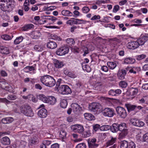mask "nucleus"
Listing matches in <instances>:
<instances>
[{
    "instance_id": "nucleus-1",
    "label": "nucleus",
    "mask_w": 148,
    "mask_h": 148,
    "mask_svg": "<svg viewBox=\"0 0 148 148\" xmlns=\"http://www.w3.org/2000/svg\"><path fill=\"white\" fill-rule=\"evenodd\" d=\"M40 81L42 84L49 87L54 86L56 83V81L53 77L49 75L42 77L40 78Z\"/></svg>"
},
{
    "instance_id": "nucleus-2",
    "label": "nucleus",
    "mask_w": 148,
    "mask_h": 148,
    "mask_svg": "<svg viewBox=\"0 0 148 148\" xmlns=\"http://www.w3.org/2000/svg\"><path fill=\"white\" fill-rule=\"evenodd\" d=\"M125 127L126 125L124 123H122L120 124H118L119 130L121 131L119 135L120 138H123L127 135V130L125 128Z\"/></svg>"
},
{
    "instance_id": "nucleus-3",
    "label": "nucleus",
    "mask_w": 148,
    "mask_h": 148,
    "mask_svg": "<svg viewBox=\"0 0 148 148\" xmlns=\"http://www.w3.org/2000/svg\"><path fill=\"white\" fill-rule=\"evenodd\" d=\"M130 121L133 125L136 127H142L145 125V123L143 121L138 119H131Z\"/></svg>"
},
{
    "instance_id": "nucleus-4",
    "label": "nucleus",
    "mask_w": 148,
    "mask_h": 148,
    "mask_svg": "<svg viewBox=\"0 0 148 148\" xmlns=\"http://www.w3.org/2000/svg\"><path fill=\"white\" fill-rule=\"evenodd\" d=\"M71 128L72 130L75 132L82 133L84 131L83 125L80 124H75L71 126Z\"/></svg>"
},
{
    "instance_id": "nucleus-5",
    "label": "nucleus",
    "mask_w": 148,
    "mask_h": 148,
    "mask_svg": "<svg viewBox=\"0 0 148 148\" xmlns=\"http://www.w3.org/2000/svg\"><path fill=\"white\" fill-rule=\"evenodd\" d=\"M69 51V48L66 46H64L59 48L56 51V53L57 55L61 56L68 53Z\"/></svg>"
},
{
    "instance_id": "nucleus-6",
    "label": "nucleus",
    "mask_w": 148,
    "mask_h": 148,
    "mask_svg": "<svg viewBox=\"0 0 148 148\" xmlns=\"http://www.w3.org/2000/svg\"><path fill=\"white\" fill-rule=\"evenodd\" d=\"M116 112L118 115L122 118H125L127 116V113L125 109L121 107H117L116 109Z\"/></svg>"
},
{
    "instance_id": "nucleus-7",
    "label": "nucleus",
    "mask_w": 148,
    "mask_h": 148,
    "mask_svg": "<svg viewBox=\"0 0 148 148\" xmlns=\"http://www.w3.org/2000/svg\"><path fill=\"white\" fill-rule=\"evenodd\" d=\"M59 90L61 91V93L63 95L70 94L71 90L69 87L66 85H62L59 87Z\"/></svg>"
},
{
    "instance_id": "nucleus-8",
    "label": "nucleus",
    "mask_w": 148,
    "mask_h": 148,
    "mask_svg": "<svg viewBox=\"0 0 148 148\" xmlns=\"http://www.w3.org/2000/svg\"><path fill=\"white\" fill-rule=\"evenodd\" d=\"M102 114L105 116L111 117L114 116V111L112 109L106 108L103 110Z\"/></svg>"
},
{
    "instance_id": "nucleus-9",
    "label": "nucleus",
    "mask_w": 148,
    "mask_h": 148,
    "mask_svg": "<svg viewBox=\"0 0 148 148\" xmlns=\"http://www.w3.org/2000/svg\"><path fill=\"white\" fill-rule=\"evenodd\" d=\"M97 140L95 138L88 140V143L89 148H97L98 146V144L96 143Z\"/></svg>"
},
{
    "instance_id": "nucleus-10",
    "label": "nucleus",
    "mask_w": 148,
    "mask_h": 148,
    "mask_svg": "<svg viewBox=\"0 0 148 148\" xmlns=\"http://www.w3.org/2000/svg\"><path fill=\"white\" fill-rule=\"evenodd\" d=\"M8 85V84L5 81L0 82V87L9 92H11L12 91V88Z\"/></svg>"
},
{
    "instance_id": "nucleus-11",
    "label": "nucleus",
    "mask_w": 148,
    "mask_h": 148,
    "mask_svg": "<svg viewBox=\"0 0 148 148\" xmlns=\"http://www.w3.org/2000/svg\"><path fill=\"white\" fill-rule=\"evenodd\" d=\"M102 106L100 104L96 103H93L90 106L89 108L90 110L93 112L98 111L99 109L101 108Z\"/></svg>"
},
{
    "instance_id": "nucleus-12",
    "label": "nucleus",
    "mask_w": 148,
    "mask_h": 148,
    "mask_svg": "<svg viewBox=\"0 0 148 148\" xmlns=\"http://www.w3.org/2000/svg\"><path fill=\"white\" fill-rule=\"evenodd\" d=\"M139 47V44L137 41H131L129 42L127 45V47L131 49H134Z\"/></svg>"
},
{
    "instance_id": "nucleus-13",
    "label": "nucleus",
    "mask_w": 148,
    "mask_h": 148,
    "mask_svg": "<svg viewBox=\"0 0 148 148\" xmlns=\"http://www.w3.org/2000/svg\"><path fill=\"white\" fill-rule=\"evenodd\" d=\"M138 91V90L137 88H131L127 91L126 93L127 95L131 97L136 95Z\"/></svg>"
},
{
    "instance_id": "nucleus-14",
    "label": "nucleus",
    "mask_w": 148,
    "mask_h": 148,
    "mask_svg": "<svg viewBox=\"0 0 148 148\" xmlns=\"http://www.w3.org/2000/svg\"><path fill=\"white\" fill-rule=\"evenodd\" d=\"M38 115L40 118H45L47 115V111L46 109L43 108L40 110L38 112Z\"/></svg>"
},
{
    "instance_id": "nucleus-15",
    "label": "nucleus",
    "mask_w": 148,
    "mask_h": 148,
    "mask_svg": "<svg viewBox=\"0 0 148 148\" xmlns=\"http://www.w3.org/2000/svg\"><path fill=\"white\" fill-rule=\"evenodd\" d=\"M71 106L73 111L75 113L79 112L81 109L80 106L77 103H72L71 105Z\"/></svg>"
},
{
    "instance_id": "nucleus-16",
    "label": "nucleus",
    "mask_w": 148,
    "mask_h": 148,
    "mask_svg": "<svg viewBox=\"0 0 148 148\" xmlns=\"http://www.w3.org/2000/svg\"><path fill=\"white\" fill-rule=\"evenodd\" d=\"M148 40V36H144L141 37L137 41L139 44V46L140 45H143L145 42Z\"/></svg>"
},
{
    "instance_id": "nucleus-17",
    "label": "nucleus",
    "mask_w": 148,
    "mask_h": 148,
    "mask_svg": "<svg viewBox=\"0 0 148 148\" xmlns=\"http://www.w3.org/2000/svg\"><path fill=\"white\" fill-rule=\"evenodd\" d=\"M53 63L55 67L58 69L64 66L63 62L56 59H54L53 60Z\"/></svg>"
},
{
    "instance_id": "nucleus-18",
    "label": "nucleus",
    "mask_w": 148,
    "mask_h": 148,
    "mask_svg": "<svg viewBox=\"0 0 148 148\" xmlns=\"http://www.w3.org/2000/svg\"><path fill=\"white\" fill-rule=\"evenodd\" d=\"M126 75V73L123 69L119 70L117 73V76L121 80L124 79Z\"/></svg>"
},
{
    "instance_id": "nucleus-19",
    "label": "nucleus",
    "mask_w": 148,
    "mask_h": 148,
    "mask_svg": "<svg viewBox=\"0 0 148 148\" xmlns=\"http://www.w3.org/2000/svg\"><path fill=\"white\" fill-rule=\"evenodd\" d=\"M30 107V106L28 105L22 106L19 108L20 111L21 113L24 114L26 112Z\"/></svg>"
},
{
    "instance_id": "nucleus-20",
    "label": "nucleus",
    "mask_w": 148,
    "mask_h": 148,
    "mask_svg": "<svg viewBox=\"0 0 148 148\" xmlns=\"http://www.w3.org/2000/svg\"><path fill=\"white\" fill-rule=\"evenodd\" d=\"M0 52L1 53L4 54H8L9 53V50L7 47L4 46H2L0 47Z\"/></svg>"
},
{
    "instance_id": "nucleus-21",
    "label": "nucleus",
    "mask_w": 148,
    "mask_h": 148,
    "mask_svg": "<svg viewBox=\"0 0 148 148\" xmlns=\"http://www.w3.org/2000/svg\"><path fill=\"white\" fill-rule=\"evenodd\" d=\"M125 106L126 107L129 112L134 110L137 107L136 106L132 105L130 104H125Z\"/></svg>"
},
{
    "instance_id": "nucleus-22",
    "label": "nucleus",
    "mask_w": 148,
    "mask_h": 148,
    "mask_svg": "<svg viewBox=\"0 0 148 148\" xmlns=\"http://www.w3.org/2000/svg\"><path fill=\"white\" fill-rule=\"evenodd\" d=\"M48 101L47 103L51 105H53L56 103V100L54 97L51 96L48 97Z\"/></svg>"
},
{
    "instance_id": "nucleus-23",
    "label": "nucleus",
    "mask_w": 148,
    "mask_h": 148,
    "mask_svg": "<svg viewBox=\"0 0 148 148\" xmlns=\"http://www.w3.org/2000/svg\"><path fill=\"white\" fill-rule=\"evenodd\" d=\"M1 143L3 145H8L10 143V140L8 137L5 136L2 138Z\"/></svg>"
},
{
    "instance_id": "nucleus-24",
    "label": "nucleus",
    "mask_w": 148,
    "mask_h": 148,
    "mask_svg": "<svg viewBox=\"0 0 148 148\" xmlns=\"http://www.w3.org/2000/svg\"><path fill=\"white\" fill-rule=\"evenodd\" d=\"M47 46L48 48L51 49H54L57 47L56 43L53 41L48 42L47 44Z\"/></svg>"
},
{
    "instance_id": "nucleus-25",
    "label": "nucleus",
    "mask_w": 148,
    "mask_h": 148,
    "mask_svg": "<svg viewBox=\"0 0 148 148\" xmlns=\"http://www.w3.org/2000/svg\"><path fill=\"white\" fill-rule=\"evenodd\" d=\"M2 3H0L2 7L3 8L5 9L8 8H9V5L10 4V3L9 4L8 3L7 0H1Z\"/></svg>"
},
{
    "instance_id": "nucleus-26",
    "label": "nucleus",
    "mask_w": 148,
    "mask_h": 148,
    "mask_svg": "<svg viewBox=\"0 0 148 148\" xmlns=\"http://www.w3.org/2000/svg\"><path fill=\"white\" fill-rule=\"evenodd\" d=\"M110 130L113 133L117 132L119 130V129H118V124L116 123L113 124L112 126L111 127Z\"/></svg>"
},
{
    "instance_id": "nucleus-27",
    "label": "nucleus",
    "mask_w": 148,
    "mask_h": 148,
    "mask_svg": "<svg viewBox=\"0 0 148 148\" xmlns=\"http://www.w3.org/2000/svg\"><path fill=\"white\" fill-rule=\"evenodd\" d=\"M85 118L89 121L94 119V117L91 114L89 113H85L84 114Z\"/></svg>"
},
{
    "instance_id": "nucleus-28",
    "label": "nucleus",
    "mask_w": 148,
    "mask_h": 148,
    "mask_svg": "<svg viewBox=\"0 0 148 148\" xmlns=\"http://www.w3.org/2000/svg\"><path fill=\"white\" fill-rule=\"evenodd\" d=\"M61 13L62 15L64 16H71L73 13L68 10H64L62 11Z\"/></svg>"
},
{
    "instance_id": "nucleus-29",
    "label": "nucleus",
    "mask_w": 148,
    "mask_h": 148,
    "mask_svg": "<svg viewBox=\"0 0 148 148\" xmlns=\"http://www.w3.org/2000/svg\"><path fill=\"white\" fill-rule=\"evenodd\" d=\"M34 28V25L32 24H29L25 25L23 27L22 29L23 30L26 31L28 29H30Z\"/></svg>"
},
{
    "instance_id": "nucleus-30",
    "label": "nucleus",
    "mask_w": 148,
    "mask_h": 148,
    "mask_svg": "<svg viewBox=\"0 0 148 148\" xmlns=\"http://www.w3.org/2000/svg\"><path fill=\"white\" fill-rule=\"evenodd\" d=\"M38 97L39 99L42 101L43 102L48 103V97H46L45 95L42 94L40 95Z\"/></svg>"
},
{
    "instance_id": "nucleus-31",
    "label": "nucleus",
    "mask_w": 148,
    "mask_h": 148,
    "mask_svg": "<svg viewBox=\"0 0 148 148\" xmlns=\"http://www.w3.org/2000/svg\"><path fill=\"white\" fill-rule=\"evenodd\" d=\"M116 138L112 137L111 139L108 140L106 143V145L107 147L113 145L116 140Z\"/></svg>"
},
{
    "instance_id": "nucleus-32",
    "label": "nucleus",
    "mask_w": 148,
    "mask_h": 148,
    "mask_svg": "<svg viewBox=\"0 0 148 148\" xmlns=\"http://www.w3.org/2000/svg\"><path fill=\"white\" fill-rule=\"evenodd\" d=\"M24 115L27 116L29 117H32L33 116L34 113L31 107H30V108L25 113Z\"/></svg>"
},
{
    "instance_id": "nucleus-33",
    "label": "nucleus",
    "mask_w": 148,
    "mask_h": 148,
    "mask_svg": "<svg viewBox=\"0 0 148 148\" xmlns=\"http://www.w3.org/2000/svg\"><path fill=\"white\" fill-rule=\"evenodd\" d=\"M66 42L68 45L69 46H71L74 45L75 41L74 39L72 38H67L66 40Z\"/></svg>"
},
{
    "instance_id": "nucleus-34",
    "label": "nucleus",
    "mask_w": 148,
    "mask_h": 148,
    "mask_svg": "<svg viewBox=\"0 0 148 148\" xmlns=\"http://www.w3.org/2000/svg\"><path fill=\"white\" fill-rule=\"evenodd\" d=\"M77 23L76 21V19L73 18H71L70 20L66 22L67 24H69L70 25L77 24Z\"/></svg>"
},
{
    "instance_id": "nucleus-35",
    "label": "nucleus",
    "mask_w": 148,
    "mask_h": 148,
    "mask_svg": "<svg viewBox=\"0 0 148 148\" xmlns=\"http://www.w3.org/2000/svg\"><path fill=\"white\" fill-rule=\"evenodd\" d=\"M120 144L121 148H127L128 147V143L125 140L121 141Z\"/></svg>"
},
{
    "instance_id": "nucleus-36",
    "label": "nucleus",
    "mask_w": 148,
    "mask_h": 148,
    "mask_svg": "<svg viewBox=\"0 0 148 148\" xmlns=\"http://www.w3.org/2000/svg\"><path fill=\"white\" fill-rule=\"evenodd\" d=\"M38 142V139L36 137L32 138L29 140V143L32 145L37 144Z\"/></svg>"
},
{
    "instance_id": "nucleus-37",
    "label": "nucleus",
    "mask_w": 148,
    "mask_h": 148,
    "mask_svg": "<svg viewBox=\"0 0 148 148\" xmlns=\"http://www.w3.org/2000/svg\"><path fill=\"white\" fill-rule=\"evenodd\" d=\"M90 131L89 130H85L83 132L82 136L84 138L89 137L91 136Z\"/></svg>"
},
{
    "instance_id": "nucleus-38",
    "label": "nucleus",
    "mask_w": 148,
    "mask_h": 148,
    "mask_svg": "<svg viewBox=\"0 0 148 148\" xmlns=\"http://www.w3.org/2000/svg\"><path fill=\"white\" fill-rule=\"evenodd\" d=\"M111 126L108 125H102L100 127V130L102 131H106L110 129Z\"/></svg>"
},
{
    "instance_id": "nucleus-39",
    "label": "nucleus",
    "mask_w": 148,
    "mask_h": 148,
    "mask_svg": "<svg viewBox=\"0 0 148 148\" xmlns=\"http://www.w3.org/2000/svg\"><path fill=\"white\" fill-rule=\"evenodd\" d=\"M23 38L22 36L17 37L14 40V43L16 45L19 44L23 41Z\"/></svg>"
},
{
    "instance_id": "nucleus-40",
    "label": "nucleus",
    "mask_w": 148,
    "mask_h": 148,
    "mask_svg": "<svg viewBox=\"0 0 148 148\" xmlns=\"http://www.w3.org/2000/svg\"><path fill=\"white\" fill-rule=\"evenodd\" d=\"M107 65L109 68L112 69H114L116 66V64L115 63L113 62H109L107 63Z\"/></svg>"
},
{
    "instance_id": "nucleus-41",
    "label": "nucleus",
    "mask_w": 148,
    "mask_h": 148,
    "mask_svg": "<svg viewBox=\"0 0 148 148\" xmlns=\"http://www.w3.org/2000/svg\"><path fill=\"white\" fill-rule=\"evenodd\" d=\"M66 134V132L64 130H61L60 132L59 137L62 140H63L65 138Z\"/></svg>"
},
{
    "instance_id": "nucleus-42",
    "label": "nucleus",
    "mask_w": 148,
    "mask_h": 148,
    "mask_svg": "<svg viewBox=\"0 0 148 148\" xmlns=\"http://www.w3.org/2000/svg\"><path fill=\"white\" fill-rule=\"evenodd\" d=\"M67 101L65 99H62L61 101L60 106L62 108H65L67 106Z\"/></svg>"
},
{
    "instance_id": "nucleus-43",
    "label": "nucleus",
    "mask_w": 148,
    "mask_h": 148,
    "mask_svg": "<svg viewBox=\"0 0 148 148\" xmlns=\"http://www.w3.org/2000/svg\"><path fill=\"white\" fill-rule=\"evenodd\" d=\"M95 89L101 90L102 87V85L101 83H96L95 85Z\"/></svg>"
},
{
    "instance_id": "nucleus-44",
    "label": "nucleus",
    "mask_w": 148,
    "mask_h": 148,
    "mask_svg": "<svg viewBox=\"0 0 148 148\" xmlns=\"http://www.w3.org/2000/svg\"><path fill=\"white\" fill-rule=\"evenodd\" d=\"M34 49L37 51H41L43 49V47L42 46L40 45H36L34 46Z\"/></svg>"
},
{
    "instance_id": "nucleus-45",
    "label": "nucleus",
    "mask_w": 148,
    "mask_h": 148,
    "mask_svg": "<svg viewBox=\"0 0 148 148\" xmlns=\"http://www.w3.org/2000/svg\"><path fill=\"white\" fill-rule=\"evenodd\" d=\"M134 59H133L131 58H126L125 60V62L127 64L132 63L134 62Z\"/></svg>"
},
{
    "instance_id": "nucleus-46",
    "label": "nucleus",
    "mask_w": 148,
    "mask_h": 148,
    "mask_svg": "<svg viewBox=\"0 0 148 148\" xmlns=\"http://www.w3.org/2000/svg\"><path fill=\"white\" fill-rule=\"evenodd\" d=\"M108 40L109 42H111V41L113 42L112 43H116V44H117V43H118L119 42V40L116 38H108Z\"/></svg>"
},
{
    "instance_id": "nucleus-47",
    "label": "nucleus",
    "mask_w": 148,
    "mask_h": 148,
    "mask_svg": "<svg viewBox=\"0 0 148 148\" xmlns=\"http://www.w3.org/2000/svg\"><path fill=\"white\" fill-rule=\"evenodd\" d=\"M1 37L3 39L7 40H10L12 39L11 36L7 34L3 35Z\"/></svg>"
},
{
    "instance_id": "nucleus-48",
    "label": "nucleus",
    "mask_w": 148,
    "mask_h": 148,
    "mask_svg": "<svg viewBox=\"0 0 148 148\" xmlns=\"http://www.w3.org/2000/svg\"><path fill=\"white\" fill-rule=\"evenodd\" d=\"M51 37L52 39L54 40L58 41H60L62 40V38L56 35L51 34Z\"/></svg>"
},
{
    "instance_id": "nucleus-49",
    "label": "nucleus",
    "mask_w": 148,
    "mask_h": 148,
    "mask_svg": "<svg viewBox=\"0 0 148 148\" xmlns=\"http://www.w3.org/2000/svg\"><path fill=\"white\" fill-rule=\"evenodd\" d=\"M119 86L122 88H126L127 86V83L124 81H121L119 83Z\"/></svg>"
},
{
    "instance_id": "nucleus-50",
    "label": "nucleus",
    "mask_w": 148,
    "mask_h": 148,
    "mask_svg": "<svg viewBox=\"0 0 148 148\" xmlns=\"http://www.w3.org/2000/svg\"><path fill=\"white\" fill-rule=\"evenodd\" d=\"M86 145L84 143H82L78 144L76 147V148H86Z\"/></svg>"
},
{
    "instance_id": "nucleus-51",
    "label": "nucleus",
    "mask_w": 148,
    "mask_h": 148,
    "mask_svg": "<svg viewBox=\"0 0 148 148\" xmlns=\"http://www.w3.org/2000/svg\"><path fill=\"white\" fill-rule=\"evenodd\" d=\"M82 68L84 70H86L87 72L91 71V69L90 67L86 65L82 66Z\"/></svg>"
},
{
    "instance_id": "nucleus-52",
    "label": "nucleus",
    "mask_w": 148,
    "mask_h": 148,
    "mask_svg": "<svg viewBox=\"0 0 148 148\" xmlns=\"http://www.w3.org/2000/svg\"><path fill=\"white\" fill-rule=\"evenodd\" d=\"M146 56L145 55L142 54L136 56V58L137 60H140L143 59L146 57Z\"/></svg>"
},
{
    "instance_id": "nucleus-53",
    "label": "nucleus",
    "mask_w": 148,
    "mask_h": 148,
    "mask_svg": "<svg viewBox=\"0 0 148 148\" xmlns=\"http://www.w3.org/2000/svg\"><path fill=\"white\" fill-rule=\"evenodd\" d=\"M143 141L147 142H148V133H146L143 135Z\"/></svg>"
},
{
    "instance_id": "nucleus-54",
    "label": "nucleus",
    "mask_w": 148,
    "mask_h": 148,
    "mask_svg": "<svg viewBox=\"0 0 148 148\" xmlns=\"http://www.w3.org/2000/svg\"><path fill=\"white\" fill-rule=\"evenodd\" d=\"M128 144V148H136V145L133 142H130Z\"/></svg>"
},
{
    "instance_id": "nucleus-55",
    "label": "nucleus",
    "mask_w": 148,
    "mask_h": 148,
    "mask_svg": "<svg viewBox=\"0 0 148 148\" xmlns=\"http://www.w3.org/2000/svg\"><path fill=\"white\" fill-rule=\"evenodd\" d=\"M17 98V97L15 95H10L7 98L10 100H13L16 99Z\"/></svg>"
},
{
    "instance_id": "nucleus-56",
    "label": "nucleus",
    "mask_w": 148,
    "mask_h": 148,
    "mask_svg": "<svg viewBox=\"0 0 148 148\" xmlns=\"http://www.w3.org/2000/svg\"><path fill=\"white\" fill-rule=\"evenodd\" d=\"M83 49L84 52V53L83 54V56H85L87 54L89 53V51L88 50V48L86 47H84Z\"/></svg>"
},
{
    "instance_id": "nucleus-57",
    "label": "nucleus",
    "mask_w": 148,
    "mask_h": 148,
    "mask_svg": "<svg viewBox=\"0 0 148 148\" xmlns=\"http://www.w3.org/2000/svg\"><path fill=\"white\" fill-rule=\"evenodd\" d=\"M51 142V141L45 140L43 141L42 143L46 146V145L48 146L50 145Z\"/></svg>"
},
{
    "instance_id": "nucleus-58",
    "label": "nucleus",
    "mask_w": 148,
    "mask_h": 148,
    "mask_svg": "<svg viewBox=\"0 0 148 148\" xmlns=\"http://www.w3.org/2000/svg\"><path fill=\"white\" fill-rule=\"evenodd\" d=\"M82 10L84 13H87L90 11V9L88 7H84L83 8Z\"/></svg>"
},
{
    "instance_id": "nucleus-59",
    "label": "nucleus",
    "mask_w": 148,
    "mask_h": 148,
    "mask_svg": "<svg viewBox=\"0 0 148 148\" xmlns=\"http://www.w3.org/2000/svg\"><path fill=\"white\" fill-rule=\"evenodd\" d=\"M100 125L98 124H96L93 126V129L95 131H97L99 129H100Z\"/></svg>"
},
{
    "instance_id": "nucleus-60",
    "label": "nucleus",
    "mask_w": 148,
    "mask_h": 148,
    "mask_svg": "<svg viewBox=\"0 0 148 148\" xmlns=\"http://www.w3.org/2000/svg\"><path fill=\"white\" fill-rule=\"evenodd\" d=\"M108 94L112 96H116L115 90L113 89L110 90L108 92Z\"/></svg>"
},
{
    "instance_id": "nucleus-61",
    "label": "nucleus",
    "mask_w": 148,
    "mask_h": 148,
    "mask_svg": "<svg viewBox=\"0 0 148 148\" xmlns=\"http://www.w3.org/2000/svg\"><path fill=\"white\" fill-rule=\"evenodd\" d=\"M62 79H58L56 83V88L58 89L59 87L60 86Z\"/></svg>"
},
{
    "instance_id": "nucleus-62",
    "label": "nucleus",
    "mask_w": 148,
    "mask_h": 148,
    "mask_svg": "<svg viewBox=\"0 0 148 148\" xmlns=\"http://www.w3.org/2000/svg\"><path fill=\"white\" fill-rule=\"evenodd\" d=\"M100 18V16L99 15H95L91 18V20H95L97 19H99Z\"/></svg>"
},
{
    "instance_id": "nucleus-63",
    "label": "nucleus",
    "mask_w": 148,
    "mask_h": 148,
    "mask_svg": "<svg viewBox=\"0 0 148 148\" xmlns=\"http://www.w3.org/2000/svg\"><path fill=\"white\" fill-rule=\"evenodd\" d=\"M119 7L118 5H116L114 6L113 9V12H116L119 9Z\"/></svg>"
},
{
    "instance_id": "nucleus-64",
    "label": "nucleus",
    "mask_w": 148,
    "mask_h": 148,
    "mask_svg": "<svg viewBox=\"0 0 148 148\" xmlns=\"http://www.w3.org/2000/svg\"><path fill=\"white\" fill-rule=\"evenodd\" d=\"M59 145L58 143H56L52 145L51 148H59Z\"/></svg>"
}]
</instances>
